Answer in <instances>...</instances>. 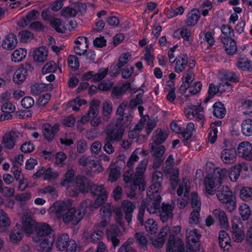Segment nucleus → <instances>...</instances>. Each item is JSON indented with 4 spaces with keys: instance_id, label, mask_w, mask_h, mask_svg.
I'll return each instance as SVG.
<instances>
[{
    "instance_id": "obj_1",
    "label": "nucleus",
    "mask_w": 252,
    "mask_h": 252,
    "mask_svg": "<svg viewBox=\"0 0 252 252\" xmlns=\"http://www.w3.org/2000/svg\"><path fill=\"white\" fill-rule=\"evenodd\" d=\"M75 184L80 192L85 193L90 190L94 195L97 196L94 203L95 208H98L104 203L107 198L108 192L103 185H93L90 181L83 176L79 175L76 177Z\"/></svg>"
},
{
    "instance_id": "obj_2",
    "label": "nucleus",
    "mask_w": 252,
    "mask_h": 252,
    "mask_svg": "<svg viewBox=\"0 0 252 252\" xmlns=\"http://www.w3.org/2000/svg\"><path fill=\"white\" fill-rule=\"evenodd\" d=\"M227 170L225 168L216 169L212 174H209L204 180L205 193L214 195L220 189L222 182L227 179Z\"/></svg>"
},
{
    "instance_id": "obj_3",
    "label": "nucleus",
    "mask_w": 252,
    "mask_h": 252,
    "mask_svg": "<svg viewBox=\"0 0 252 252\" xmlns=\"http://www.w3.org/2000/svg\"><path fill=\"white\" fill-rule=\"evenodd\" d=\"M148 159H144L141 160L138 164L136 169L133 184L131 185L130 189L134 191L137 187L140 191H143L145 188V183L143 178V174L146 169L148 164Z\"/></svg>"
},
{
    "instance_id": "obj_4",
    "label": "nucleus",
    "mask_w": 252,
    "mask_h": 252,
    "mask_svg": "<svg viewBox=\"0 0 252 252\" xmlns=\"http://www.w3.org/2000/svg\"><path fill=\"white\" fill-rule=\"evenodd\" d=\"M185 114L189 120H194L199 123L200 127H203L205 118L203 108L200 105H189L185 108Z\"/></svg>"
},
{
    "instance_id": "obj_5",
    "label": "nucleus",
    "mask_w": 252,
    "mask_h": 252,
    "mask_svg": "<svg viewBox=\"0 0 252 252\" xmlns=\"http://www.w3.org/2000/svg\"><path fill=\"white\" fill-rule=\"evenodd\" d=\"M83 219V214L75 207H70L67 209L62 218V220L66 225H77Z\"/></svg>"
},
{
    "instance_id": "obj_6",
    "label": "nucleus",
    "mask_w": 252,
    "mask_h": 252,
    "mask_svg": "<svg viewBox=\"0 0 252 252\" xmlns=\"http://www.w3.org/2000/svg\"><path fill=\"white\" fill-rule=\"evenodd\" d=\"M189 191L190 184L189 180L187 178L183 179L182 181L179 184L177 193L179 196L184 194V196L186 198H179L178 199L177 205L180 208L183 209L187 206Z\"/></svg>"
},
{
    "instance_id": "obj_7",
    "label": "nucleus",
    "mask_w": 252,
    "mask_h": 252,
    "mask_svg": "<svg viewBox=\"0 0 252 252\" xmlns=\"http://www.w3.org/2000/svg\"><path fill=\"white\" fill-rule=\"evenodd\" d=\"M162 181V173L160 171H156L153 175L152 185L147 190V196L153 197L156 193V197L160 199V192L161 190V183Z\"/></svg>"
},
{
    "instance_id": "obj_8",
    "label": "nucleus",
    "mask_w": 252,
    "mask_h": 252,
    "mask_svg": "<svg viewBox=\"0 0 252 252\" xmlns=\"http://www.w3.org/2000/svg\"><path fill=\"white\" fill-rule=\"evenodd\" d=\"M71 204L70 200L56 201L50 207L49 212L51 214L54 215L57 219H62Z\"/></svg>"
},
{
    "instance_id": "obj_9",
    "label": "nucleus",
    "mask_w": 252,
    "mask_h": 252,
    "mask_svg": "<svg viewBox=\"0 0 252 252\" xmlns=\"http://www.w3.org/2000/svg\"><path fill=\"white\" fill-rule=\"evenodd\" d=\"M36 236L33 237L35 242H38L40 238H47L49 236L54 237V231L49 224L44 222H39L36 224Z\"/></svg>"
},
{
    "instance_id": "obj_10",
    "label": "nucleus",
    "mask_w": 252,
    "mask_h": 252,
    "mask_svg": "<svg viewBox=\"0 0 252 252\" xmlns=\"http://www.w3.org/2000/svg\"><path fill=\"white\" fill-rule=\"evenodd\" d=\"M74 171L73 169L68 170L61 180V186L66 187L69 195L72 197L77 196L78 194L77 190L72 189L70 185L74 180Z\"/></svg>"
},
{
    "instance_id": "obj_11",
    "label": "nucleus",
    "mask_w": 252,
    "mask_h": 252,
    "mask_svg": "<svg viewBox=\"0 0 252 252\" xmlns=\"http://www.w3.org/2000/svg\"><path fill=\"white\" fill-rule=\"evenodd\" d=\"M124 133V129L119 126L112 125L107 129L105 139L111 142L119 141L121 140Z\"/></svg>"
},
{
    "instance_id": "obj_12",
    "label": "nucleus",
    "mask_w": 252,
    "mask_h": 252,
    "mask_svg": "<svg viewBox=\"0 0 252 252\" xmlns=\"http://www.w3.org/2000/svg\"><path fill=\"white\" fill-rule=\"evenodd\" d=\"M34 176L36 178L43 176L44 180L51 181L58 179L60 176V173L50 167L48 168L42 167L38 170L36 173L34 174Z\"/></svg>"
},
{
    "instance_id": "obj_13",
    "label": "nucleus",
    "mask_w": 252,
    "mask_h": 252,
    "mask_svg": "<svg viewBox=\"0 0 252 252\" xmlns=\"http://www.w3.org/2000/svg\"><path fill=\"white\" fill-rule=\"evenodd\" d=\"M59 130V125L57 124L52 125L46 123L43 125L42 127L43 136L48 141L53 140Z\"/></svg>"
},
{
    "instance_id": "obj_14",
    "label": "nucleus",
    "mask_w": 252,
    "mask_h": 252,
    "mask_svg": "<svg viewBox=\"0 0 252 252\" xmlns=\"http://www.w3.org/2000/svg\"><path fill=\"white\" fill-rule=\"evenodd\" d=\"M174 209V205L169 204H162L158 212L160 220L165 222L172 219L173 216V211Z\"/></svg>"
},
{
    "instance_id": "obj_15",
    "label": "nucleus",
    "mask_w": 252,
    "mask_h": 252,
    "mask_svg": "<svg viewBox=\"0 0 252 252\" xmlns=\"http://www.w3.org/2000/svg\"><path fill=\"white\" fill-rule=\"evenodd\" d=\"M121 208L125 214V219L128 224L132 221V214L135 209V205L128 200H124L121 205Z\"/></svg>"
},
{
    "instance_id": "obj_16",
    "label": "nucleus",
    "mask_w": 252,
    "mask_h": 252,
    "mask_svg": "<svg viewBox=\"0 0 252 252\" xmlns=\"http://www.w3.org/2000/svg\"><path fill=\"white\" fill-rule=\"evenodd\" d=\"M120 235L121 232L116 225H111L107 229L106 231L107 239L111 240L113 246L115 248L118 246L120 243V240L117 237Z\"/></svg>"
},
{
    "instance_id": "obj_17",
    "label": "nucleus",
    "mask_w": 252,
    "mask_h": 252,
    "mask_svg": "<svg viewBox=\"0 0 252 252\" xmlns=\"http://www.w3.org/2000/svg\"><path fill=\"white\" fill-rule=\"evenodd\" d=\"M237 158V153L234 149H225L220 154L221 161L226 164H231L234 163Z\"/></svg>"
},
{
    "instance_id": "obj_18",
    "label": "nucleus",
    "mask_w": 252,
    "mask_h": 252,
    "mask_svg": "<svg viewBox=\"0 0 252 252\" xmlns=\"http://www.w3.org/2000/svg\"><path fill=\"white\" fill-rule=\"evenodd\" d=\"M156 193H154L153 197L148 196L150 201H146V208L147 211L150 214H156L159 211L160 208V203L161 200V197L160 195V199H158L156 197Z\"/></svg>"
},
{
    "instance_id": "obj_19",
    "label": "nucleus",
    "mask_w": 252,
    "mask_h": 252,
    "mask_svg": "<svg viewBox=\"0 0 252 252\" xmlns=\"http://www.w3.org/2000/svg\"><path fill=\"white\" fill-rule=\"evenodd\" d=\"M172 235L170 236L169 240L167 246L166 252H185L183 242L180 239L173 241Z\"/></svg>"
},
{
    "instance_id": "obj_20",
    "label": "nucleus",
    "mask_w": 252,
    "mask_h": 252,
    "mask_svg": "<svg viewBox=\"0 0 252 252\" xmlns=\"http://www.w3.org/2000/svg\"><path fill=\"white\" fill-rule=\"evenodd\" d=\"M238 152L244 158H252V144L248 141L241 142L238 147Z\"/></svg>"
},
{
    "instance_id": "obj_21",
    "label": "nucleus",
    "mask_w": 252,
    "mask_h": 252,
    "mask_svg": "<svg viewBox=\"0 0 252 252\" xmlns=\"http://www.w3.org/2000/svg\"><path fill=\"white\" fill-rule=\"evenodd\" d=\"M21 225L17 224L9 234V241L12 244H19L23 238Z\"/></svg>"
},
{
    "instance_id": "obj_22",
    "label": "nucleus",
    "mask_w": 252,
    "mask_h": 252,
    "mask_svg": "<svg viewBox=\"0 0 252 252\" xmlns=\"http://www.w3.org/2000/svg\"><path fill=\"white\" fill-rule=\"evenodd\" d=\"M219 241L220 248L224 252H229L231 249L230 238L228 234L225 231H220L219 234Z\"/></svg>"
},
{
    "instance_id": "obj_23",
    "label": "nucleus",
    "mask_w": 252,
    "mask_h": 252,
    "mask_svg": "<svg viewBox=\"0 0 252 252\" xmlns=\"http://www.w3.org/2000/svg\"><path fill=\"white\" fill-rule=\"evenodd\" d=\"M83 236L85 238L89 239L92 243L95 244L103 237L104 232L94 226L90 234L88 231H85Z\"/></svg>"
},
{
    "instance_id": "obj_24",
    "label": "nucleus",
    "mask_w": 252,
    "mask_h": 252,
    "mask_svg": "<svg viewBox=\"0 0 252 252\" xmlns=\"http://www.w3.org/2000/svg\"><path fill=\"white\" fill-rule=\"evenodd\" d=\"M76 46L74 50L76 54L82 55L84 54L88 47V39L86 37H79L75 40Z\"/></svg>"
},
{
    "instance_id": "obj_25",
    "label": "nucleus",
    "mask_w": 252,
    "mask_h": 252,
    "mask_svg": "<svg viewBox=\"0 0 252 252\" xmlns=\"http://www.w3.org/2000/svg\"><path fill=\"white\" fill-rule=\"evenodd\" d=\"M16 133L12 131L6 133L2 137L1 144L6 149H11L15 145V138L17 136Z\"/></svg>"
},
{
    "instance_id": "obj_26",
    "label": "nucleus",
    "mask_w": 252,
    "mask_h": 252,
    "mask_svg": "<svg viewBox=\"0 0 252 252\" xmlns=\"http://www.w3.org/2000/svg\"><path fill=\"white\" fill-rule=\"evenodd\" d=\"M176 32H179L183 38V43L186 47H189L192 44L193 38L191 31L187 27L179 29Z\"/></svg>"
},
{
    "instance_id": "obj_27",
    "label": "nucleus",
    "mask_w": 252,
    "mask_h": 252,
    "mask_svg": "<svg viewBox=\"0 0 252 252\" xmlns=\"http://www.w3.org/2000/svg\"><path fill=\"white\" fill-rule=\"evenodd\" d=\"M54 238L49 236L47 238H40L39 241H41L37 250L41 252H49L53 247Z\"/></svg>"
},
{
    "instance_id": "obj_28",
    "label": "nucleus",
    "mask_w": 252,
    "mask_h": 252,
    "mask_svg": "<svg viewBox=\"0 0 252 252\" xmlns=\"http://www.w3.org/2000/svg\"><path fill=\"white\" fill-rule=\"evenodd\" d=\"M216 193L218 199L221 203L227 202L232 198V192L226 186H222Z\"/></svg>"
},
{
    "instance_id": "obj_29",
    "label": "nucleus",
    "mask_w": 252,
    "mask_h": 252,
    "mask_svg": "<svg viewBox=\"0 0 252 252\" xmlns=\"http://www.w3.org/2000/svg\"><path fill=\"white\" fill-rule=\"evenodd\" d=\"M188 56L185 54H181L176 57L174 67L176 72L180 73L185 69L188 64Z\"/></svg>"
},
{
    "instance_id": "obj_30",
    "label": "nucleus",
    "mask_w": 252,
    "mask_h": 252,
    "mask_svg": "<svg viewBox=\"0 0 252 252\" xmlns=\"http://www.w3.org/2000/svg\"><path fill=\"white\" fill-rule=\"evenodd\" d=\"M18 41L17 37L14 34H9L3 40L2 47L7 50H11L17 46Z\"/></svg>"
},
{
    "instance_id": "obj_31",
    "label": "nucleus",
    "mask_w": 252,
    "mask_h": 252,
    "mask_svg": "<svg viewBox=\"0 0 252 252\" xmlns=\"http://www.w3.org/2000/svg\"><path fill=\"white\" fill-rule=\"evenodd\" d=\"M27 70L23 66L17 68L13 75V82L17 84L23 83L26 79Z\"/></svg>"
},
{
    "instance_id": "obj_32",
    "label": "nucleus",
    "mask_w": 252,
    "mask_h": 252,
    "mask_svg": "<svg viewBox=\"0 0 252 252\" xmlns=\"http://www.w3.org/2000/svg\"><path fill=\"white\" fill-rule=\"evenodd\" d=\"M48 57L47 50L44 47H40L33 52V58L34 61L43 63L47 60Z\"/></svg>"
},
{
    "instance_id": "obj_33",
    "label": "nucleus",
    "mask_w": 252,
    "mask_h": 252,
    "mask_svg": "<svg viewBox=\"0 0 252 252\" xmlns=\"http://www.w3.org/2000/svg\"><path fill=\"white\" fill-rule=\"evenodd\" d=\"M221 124L222 123L220 121H216L211 123L208 137V141L210 143L213 144L216 142L218 137V127H220Z\"/></svg>"
},
{
    "instance_id": "obj_34",
    "label": "nucleus",
    "mask_w": 252,
    "mask_h": 252,
    "mask_svg": "<svg viewBox=\"0 0 252 252\" xmlns=\"http://www.w3.org/2000/svg\"><path fill=\"white\" fill-rule=\"evenodd\" d=\"M69 241V237L67 234H61L58 236L56 242V247L59 251H64Z\"/></svg>"
},
{
    "instance_id": "obj_35",
    "label": "nucleus",
    "mask_w": 252,
    "mask_h": 252,
    "mask_svg": "<svg viewBox=\"0 0 252 252\" xmlns=\"http://www.w3.org/2000/svg\"><path fill=\"white\" fill-rule=\"evenodd\" d=\"M94 207V203L90 199H87L83 201L80 205L78 208V211H80L81 213L83 214V217L85 214H90L94 209H96Z\"/></svg>"
},
{
    "instance_id": "obj_36",
    "label": "nucleus",
    "mask_w": 252,
    "mask_h": 252,
    "mask_svg": "<svg viewBox=\"0 0 252 252\" xmlns=\"http://www.w3.org/2000/svg\"><path fill=\"white\" fill-rule=\"evenodd\" d=\"M37 11L32 10L28 13L26 17H23L17 22V25L22 27H25L28 26L31 22L36 18Z\"/></svg>"
},
{
    "instance_id": "obj_37",
    "label": "nucleus",
    "mask_w": 252,
    "mask_h": 252,
    "mask_svg": "<svg viewBox=\"0 0 252 252\" xmlns=\"http://www.w3.org/2000/svg\"><path fill=\"white\" fill-rule=\"evenodd\" d=\"M222 42L225 46V50L228 55H233L237 51L236 42L231 38H222Z\"/></svg>"
},
{
    "instance_id": "obj_38",
    "label": "nucleus",
    "mask_w": 252,
    "mask_h": 252,
    "mask_svg": "<svg viewBox=\"0 0 252 252\" xmlns=\"http://www.w3.org/2000/svg\"><path fill=\"white\" fill-rule=\"evenodd\" d=\"M199 12L197 9H192L188 13L186 24L188 27L195 25L199 19Z\"/></svg>"
},
{
    "instance_id": "obj_39",
    "label": "nucleus",
    "mask_w": 252,
    "mask_h": 252,
    "mask_svg": "<svg viewBox=\"0 0 252 252\" xmlns=\"http://www.w3.org/2000/svg\"><path fill=\"white\" fill-rule=\"evenodd\" d=\"M27 55V50L23 48H19L15 50L11 55L12 62L19 63L23 61Z\"/></svg>"
},
{
    "instance_id": "obj_40",
    "label": "nucleus",
    "mask_w": 252,
    "mask_h": 252,
    "mask_svg": "<svg viewBox=\"0 0 252 252\" xmlns=\"http://www.w3.org/2000/svg\"><path fill=\"white\" fill-rule=\"evenodd\" d=\"M36 223L33 220L27 218L23 220L22 226L26 233L31 234L33 233V231H36Z\"/></svg>"
},
{
    "instance_id": "obj_41",
    "label": "nucleus",
    "mask_w": 252,
    "mask_h": 252,
    "mask_svg": "<svg viewBox=\"0 0 252 252\" xmlns=\"http://www.w3.org/2000/svg\"><path fill=\"white\" fill-rule=\"evenodd\" d=\"M213 214L219 220L222 227L225 228L228 227L229 224L227 218L224 211L220 209H215L213 212Z\"/></svg>"
},
{
    "instance_id": "obj_42",
    "label": "nucleus",
    "mask_w": 252,
    "mask_h": 252,
    "mask_svg": "<svg viewBox=\"0 0 252 252\" xmlns=\"http://www.w3.org/2000/svg\"><path fill=\"white\" fill-rule=\"evenodd\" d=\"M194 75L192 71L190 70H187L182 77V84L181 86V89L186 90L188 89L194 80Z\"/></svg>"
},
{
    "instance_id": "obj_43",
    "label": "nucleus",
    "mask_w": 252,
    "mask_h": 252,
    "mask_svg": "<svg viewBox=\"0 0 252 252\" xmlns=\"http://www.w3.org/2000/svg\"><path fill=\"white\" fill-rule=\"evenodd\" d=\"M186 236L187 243L189 244V243L198 242L201 235L198 230L196 228L188 229Z\"/></svg>"
},
{
    "instance_id": "obj_44",
    "label": "nucleus",
    "mask_w": 252,
    "mask_h": 252,
    "mask_svg": "<svg viewBox=\"0 0 252 252\" xmlns=\"http://www.w3.org/2000/svg\"><path fill=\"white\" fill-rule=\"evenodd\" d=\"M11 224V220L6 213L0 209V232H4Z\"/></svg>"
},
{
    "instance_id": "obj_45",
    "label": "nucleus",
    "mask_w": 252,
    "mask_h": 252,
    "mask_svg": "<svg viewBox=\"0 0 252 252\" xmlns=\"http://www.w3.org/2000/svg\"><path fill=\"white\" fill-rule=\"evenodd\" d=\"M168 136V132L166 130L158 129L153 137V141L157 144L163 143Z\"/></svg>"
},
{
    "instance_id": "obj_46",
    "label": "nucleus",
    "mask_w": 252,
    "mask_h": 252,
    "mask_svg": "<svg viewBox=\"0 0 252 252\" xmlns=\"http://www.w3.org/2000/svg\"><path fill=\"white\" fill-rule=\"evenodd\" d=\"M240 165L237 164L232 166L228 172L227 176L231 182H235L240 177L241 171L240 170Z\"/></svg>"
},
{
    "instance_id": "obj_47",
    "label": "nucleus",
    "mask_w": 252,
    "mask_h": 252,
    "mask_svg": "<svg viewBox=\"0 0 252 252\" xmlns=\"http://www.w3.org/2000/svg\"><path fill=\"white\" fill-rule=\"evenodd\" d=\"M242 132L246 136L252 135V120L247 119L243 121L241 125Z\"/></svg>"
},
{
    "instance_id": "obj_48",
    "label": "nucleus",
    "mask_w": 252,
    "mask_h": 252,
    "mask_svg": "<svg viewBox=\"0 0 252 252\" xmlns=\"http://www.w3.org/2000/svg\"><path fill=\"white\" fill-rule=\"evenodd\" d=\"M139 90L142 91L141 94L139 93L134 99H132L130 102V106L131 107H135L142 102L143 94L144 92H146L148 90V88L146 86V84L143 83Z\"/></svg>"
},
{
    "instance_id": "obj_49",
    "label": "nucleus",
    "mask_w": 252,
    "mask_h": 252,
    "mask_svg": "<svg viewBox=\"0 0 252 252\" xmlns=\"http://www.w3.org/2000/svg\"><path fill=\"white\" fill-rule=\"evenodd\" d=\"M236 66L238 68L242 70H248L252 68V62H251L246 58H239L238 60Z\"/></svg>"
},
{
    "instance_id": "obj_50",
    "label": "nucleus",
    "mask_w": 252,
    "mask_h": 252,
    "mask_svg": "<svg viewBox=\"0 0 252 252\" xmlns=\"http://www.w3.org/2000/svg\"><path fill=\"white\" fill-rule=\"evenodd\" d=\"M239 197L245 201L252 199V188L249 187L242 188L239 192Z\"/></svg>"
},
{
    "instance_id": "obj_51",
    "label": "nucleus",
    "mask_w": 252,
    "mask_h": 252,
    "mask_svg": "<svg viewBox=\"0 0 252 252\" xmlns=\"http://www.w3.org/2000/svg\"><path fill=\"white\" fill-rule=\"evenodd\" d=\"M213 114L215 116L222 118L225 115V110L223 105L221 102H216L214 105Z\"/></svg>"
},
{
    "instance_id": "obj_52",
    "label": "nucleus",
    "mask_w": 252,
    "mask_h": 252,
    "mask_svg": "<svg viewBox=\"0 0 252 252\" xmlns=\"http://www.w3.org/2000/svg\"><path fill=\"white\" fill-rule=\"evenodd\" d=\"M146 230L151 234H155L158 230V224L153 219H148L145 223Z\"/></svg>"
},
{
    "instance_id": "obj_53",
    "label": "nucleus",
    "mask_w": 252,
    "mask_h": 252,
    "mask_svg": "<svg viewBox=\"0 0 252 252\" xmlns=\"http://www.w3.org/2000/svg\"><path fill=\"white\" fill-rule=\"evenodd\" d=\"M49 22L51 26L57 32L63 33L65 31V27L59 19L53 18Z\"/></svg>"
},
{
    "instance_id": "obj_54",
    "label": "nucleus",
    "mask_w": 252,
    "mask_h": 252,
    "mask_svg": "<svg viewBox=\"0 0 252 252\" xmlns=\"http://www.w3.org/2000/svg\"><path fill=\"white\" fill-rule=\"evenodd\" d=\"M199 37L201 43L206 41L209 45H212L215 42L213 35L211 32H205L204 31H201L199 35Z\"/></svg>"
},
{
    "instance_id": "obj_55",
    "label": "nucleus",
    "mask_w": 252,
    "mask_h": 252,
    "mask_svg": "<svg viewBox=\"0 0 252 252\" xmlns=\"http://www.w3.org/2000/svg\"><path fill=\"white\" fill-rule=\"evenodd\" d=\"M194 131H195L194 125L192 123H189L182 132V136L185 140H188L191 138Z\"/></svg>"
},
{
    "instance_id": "obj_56",
    "label": "nucleus",
    "mask_w": 252,
    "mask_h": 252,
    "mask_svg": "<svg viewBox=\"0 0 252 252\" xmlns=\"http://www.w3.org/2000/svg\"><path fill=\"white\" fill-rule=\"evenodd\" d=\"M76 14V10L71 6H66L64 7L61 12V16L65 18L74 17Z\"/></svg>"
},
{
    "instance_id": "obj_57",
    "label": "nucleus",
    "mask_w": 252,
    "mask_h": 252,
    "mask_svg": "<svg viewBox=\"0 0 252 252\" xmlns=\"http://www.w3.org/2000/svg\"><path fill=\"white\" fill-rule=\"evenodd\" d=\"M240 215L244 220H247L249 219L251 211L249 206L246 203L242 204L239 208Z\"/></svg>"
},
{
    "instance_id": "obj_58",
    "label": "nucleus",
    "mask_w": 252,
    "mask_h": 252,
    "mask_svg": "<svg viewBox=\"0 0 252 252\" xmlns=\"http://www.w3.org/2000/svg\"><path fill=\"white\" fill-rule=\"evenodd\" d=\"M200 210L197 209H193L190 214L189 217V223L192 225H196L198 224L200 221Z\"/></svg>"
},
{
    "instance_id": "obj_59",
    "label": "nucleus",
    "mask_w": 252,
    "mask_h": 252,
    "mask_svg": "<svg viewBox=\"0 0 252 252\" xmlns=\"http://www.w3.org/2000/svg\"><path fill=\"white\" fill-rule=\"evenodd\" d=\"M131 58V55L129 52L122 53L119 57L118 62L117 64V67L120 69L123 66L126 64L129 60Z\"/></svg>"
},
{
    "instance_id": "obj_60",
    "label": "nucleus",
    "mask_w": 252,
    "mask_h": 252,
    "mask_svg": "<svg viewBox=\"0 0 252 252\" xmlns=\"http://www.w3.org/2000/svg\"><path fill=\"white\" fill-rule=\"evenodd\" d=\"M191 203L193 209L201 210V203L197 193L193 192L191 194Z\"/></svg>"
},
{
    "instance_id": "obj_61",
    "label": "nucleus",
    "mask_w": 252,
    "mask_h": 252,
    "mask_svg": "<svg viewBox=\"0 0 252 252\" xmlns=\"http://www.w3.org/2000/svg\"><path fill=\"white\" fill-rule=\"evenodd\" d=\"M99 101L97 100H93L91 103L89 110L87 112L88 114L91 116H95L98 115L99 112Z\"/></svg>"
},
{
    "instance_id": "obj_62",
    "label": "nucleus",
    "mask_w": 252,
    "mask_h": 252,
    "mask_svg": "<svg viewBox=\"0 0 252 252\" xmlns=\"http://www.w3.org/2000/svg\"><path fill=\"white\" fill-rule=\"evenodd\" d=\"M143 150H141L140 148H137L135 149L131 154L127 162V165L128 167L132 166L135 162L139 159V157L138 156V153H141L143 152Z\"/></svg>"
},
{
    "instance_id": "obj_63",
    "label": "nucleus",
    "mask_w": 252,
    "mask_h": 252,
    "mask_svg": "<svg viewBox=\"0 0 252 252\" xmlns=\"http://www.w3.org/2000/svg\"><path fill=\"white\" fill-rule=\"evenodd\" d=\"M92 163H94V159H92L90 157L83 156L79 159V165L87 167L89 170Z\"/></svg>"
},
{
    "instance_id": "obj_64",
    "label": "nucleus",
    "mask_w": 252,
    "mask_h": 252,
    "mask_svg": "<svg viewBox=\"0 0 252 252\" xmlns=\"http://www.w3.org/2000/svg\"><path fill=\"white\" fill-rule=\"evenodd\" d=\"M134 242V239L132 238H128L119 249L118 252H136V251L133 249H128L126 250V247L132 245Z\"/></svg>"
}]
</instances>
